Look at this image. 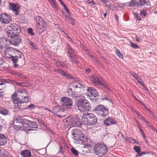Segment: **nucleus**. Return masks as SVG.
I'll use <instances>...</instances> for the list:
<instances>
[{
  "instance_id": "1",
  "label": "nucleus",
  "mask_w": 157,
  "mask_h": 157,
  "mask_svg": "<svg viewBox=\"0 0 157 157\" xmlns=\"http://www.w3.org/2000/svg\"><path fill=\"white\" fill-rule=\"evenodd\" d=\"M97 118L94 114L91 113L84 114L82 117V120L86 125L89 126L95 124L97 121Z\"/></svg>"
},
{
  "instance_id": "2",
  "label": "nucleus",
  "mask_w": 157,
  "mask_h": 157,
  "mask_svg": "<svg viewBox=\"0 0 157 157\" xmlns=\"http://www.w3.org/2000/svg\"><path fill=\"white\" fill-rule=\"evenodd\" d=\"M81 88L78 87L76 83H73L70 84L67 91L69 94L75 98H79L81 96Z\"/></svg>"
},
{
  "instance_id": "3",
  "label": "nucleus",
  "mask_w": 157,
  "mask_h": 157,
  "mask_svg": "<svg viewBox=\"0 0 157 157\" xmlns=\"http://www.w3.org/2000/svg\"><path fill=\"white\" fill-rule=\"evenodd\" d=\"M77 105L79 110L82 112L89 111L90 107L88 101L83 99L79 100L77 102Z\"/></svg>"
},
{
  "instance_id": "4",
  "label": "nucleus",
  "mask_w": 157,
  "mask_h": 157,
  "mask_svg": "<svg viewBox=\"0 0 157 157\" xmlns=\"http://www.w3.org/2000/svg\"><path fill=\"white\" fill-rule=\"evenodd\" d=\"M94 149L97 155L101 156L105 155L108 151L106 146L102 143H98L95 145Z\"/></svg>"
},
{
  "instance_id": "5",
  "label": "nucleus",
  "mask_w": 157,
  "mask_h": 157,
  "mask_svg": "<svg viewBox=\"0 0 157 157\" xmlns=\"http://www.w3.org/2000/svg\"><path fill=\"white\" fill-rule=\"evenodd\" d=\"M93 111L97 115L103 117L105 116L108 113V109L101 105H98L96 107Z\"/></svg>"
},
{
  "instance_id": "6",
  "label": "nucleus",
  "mask_w": 157,
  "mask_h": 157,
  "mask_svg": "<svg viewBox=\"0 0 157 157\" xmlns=\"http://www.w3.org/2000/svg\"><path fill=\"white\" fill-rule=\"evenodd\" d=\"M64 109L60 106H56L52 108V113L58 116L59 117H64L66 116L64 113Z\"/></svg>"
},
{
  "instance_id": "7",
  "label": "nucleus",
  "mask_w": 157,
  "mask_h": 157,
  "mask_svg": "<svg viewBox=\"0 0 157 157\" xmlns=\"http://www.w3.org/2000/svg\"><path fill=\"white\" fill-rule=\"evenodd\" d=\"M71 135L74 140L77 141L83 140L84 136L82 132L80 130L74 129L71 131Z\"/></svg>"
},
{
  "instance_id": "8",
  "label": "nucleus",
  "mask_w": 157,
  "mask_h": 157,
  "mask_svg": "<svg viewBox=\"0 0 157 157\" xmlns=\"http://www.w3.org/2000/svg\"><path fill=\"white\" fill-rule=\"evenodd\" d=\"M66 121L67 124L69 125H71L74 126L80 127L81 125V122L78 117H76L75 118L70 117H67Z\"/></svg>"
},
{
  "instance_id": "9",
  "label": "nucleus",
  "mask_w": 157,
  "mask_h": 157,
  "mask_svg": "<svg viewBox=\"0 0 157 157\" xmlns=\"http://www.w3.org/2000/svg\"><path fill=\"white\" fill-rule=\"evenodd\" d=\"M19 99H20L23 102H28L29 101L28 92L24 89L18 90Z\"/></svg>"
},
{
  "instance_id": "10",
  "label": "nucleus",
  "mask_w": 157,
  "mask_h": 157,
  "mask_svg": "<svg viewBox=\"0 0 157 157\" xmlns=\"http://www.w3.org/2000/svg\"><path fill=\"white\" fill-rule=\"evenodd\" d=\"M61 104L65 108H69L72 105L71 100L67 97H63L60 101Z\"/></svg>"
},
{
  "instance_id": "11",
  "label": "nucleus",
  "mask_w": 157,
  "mask_h": 157,
  "mask_svg": "<svg viewBox=\"0 0 157 157\" xmlns=\"http://www.w3.org/2000/svg\"><path fill=\"white\" fill-rule=\"evenodd\" d=\"M11 40L6 37L0 38V47L2 49L8 47L10 44Z\"/></svg>"
},
{
  "instance_id": "12",
  "label": "nucleus",
  "mask_w": 157,
  "mask_h": 157,
  "mask_svg": "<svg viewBox=\"0 0 157 157\" xmlns=\"http://www.w3.org/2000/svg\"><path fill=\"white\" fill-rule=\"evenodd\" d=\"M47 27V24L45 22H38L36 25V30L40 34L45 31Z\"/></svg>"
},
{
  "instance_id": "13",
  "label": "nucleus",
  "mask_w": 157,
  "mask_h": 157,
  "mask_svg": "<svg viewBox=\"0 0 157 157\" xmlns=\"http://www.w3.org/2000/svg\"><path fill=\"white\" fill-rule=\"evenodd\" d=\"M148 1L146 0H132L130 3L129 6H142L147 4Z\"/></svg>"
},
{
  "instance_id": "14",
  "label": "nucleus",
  "mask_w": 157,
  "mask_h": 157,
  "mask_svg": "<svg viewBox=\"0 0 157 157\" xmlns=\"http://www.w3.org/2000/svg\"><path fill=\"white\" fill-rule=\"evenodd\" d=\"M11 20V17L6 13L2 14L0 17V21L4 24H8Z\"/></svg>"
},
{
  "instance_id": "15",
  "label": "nucleus",
  "mask_w": 157,
  "mask_h": 157,
  "mask_svg": "<svg viewBox=\"0 0 157 157\" xmlns=\"http://www.w3.org/2000/svg\"><path fill=\"white\" fill-rule=\"evenodd\" d=\"M11 40L10 44H13V45L17 46L19 45L21 43V39L20 36L18 35H17L13 37Z\"/></svg>"
},
{
  "instance_id": "16",
  "label": "nucleus",
  "mask_w": 157,
  "mask_h": 157,
  "mask_svg": "<svg viewBox=\"0 0 157 157\" xmlns=\"http://www.w3.org/2000/svg\"><path fill=\"white\" fill-rule=\"evenodd\" d=\"M87 91L88 92L87 94L89 96L96 97L99 96L98 93L95 89L92 87L88 88Z\"/></svg>"
},
{
  "instance_id": "17",
  "label": "nucleus",
  "mask_w": 157,
  "mask_h": 157,
  "mask_svg": "<svg viewBox=\"0 0 157 157\" xmlns=\"http://www.w3.org/2000/svg\"><path fill=\"white\" fill-rule=\"evenodd\" d=\"M11 48L13 50H15L16 51H17V53L18 55V56H11V60L13 63H15L17 62L19 58L21 57L22 53L18 50L15 49L14 48Z\"/></svg>"
},
{
  "instance_id": "18",
  "label": "nucleus",
  "mask_w": 157,
  "mask_h": 157,
  "mask_svg": "<svg viewBox=\"0 0 157 157\" xmlns=\"http://www.w3.org/2000/svg\"><path fill=\"white\" fill-rule=\"evenodd\" d=\"M10 30H12L16 34L20 33L21 29L19 26L16 24H12L10 26Z\"/></svg>"
},
{
  "instance_id": "19",
  "label": "nucleus",
  "mask_w": 157,
  "mask_h": 157,
  "mask_svg": "<svg viewBox=\"0 0 157 157\" xmlns=\"http://www.w3.org/2000/svg\"><path fill=\"white\" fill-rule=\"evenodd\" d=\"M90 80L94 83L96 84H98L104 88H106V86L105 85L104 83H102L97 77L92 76L90 78Z\"/></svg>"
},
{
  "instance_id": "20",
  "label": "nucleus",
  "mask_w": 157,
  "mask_h": 157,
  "mask_svg": "<svg viewBox=\"0 0 157 157\" xmlns=\"http://www.w3.org/2000/svg\"><path fill=\"white\" fill-rule=\"evenodd\" d=\"M25 117H17L13 121V124H19L22 126Z\"/></svg>"
},
{
  "instance_id": "21",
  "label": "nucleus",
  "mask_w": 157,
  "mask_h": 157,
  "mask_svg": "<svg viewBox=\"0 0 157 157\" xmlns=\"http://www.w3.org/2000/svg\"><path fill=\"white\" fill-rule=\"evenodd\" d=\"M104 123L106 126H109L116 123V121L112 117L106 119L104 121Z\"/></svg>"
},
{
  "instance_id": "22",
  "label": "nucleus",
  "mask_w": 157,
  "mask_h": 157,
  "mask_svg": "<svg viewBox=\"0 0 157 157\" xmlns=\"http://www.w3.org/2000/svg\"><path fill=\"white\" fill-rule=\"evenodd\" d=\"M7 82H8L5 79L0 81V97H2L4 94L3 91V88L5 87L4 83Z\"/></svg>"
},
{
  "instance_id": "23",
  "label": "nucleus",
  "mask_w": 157,
  "mask_h": 157,
  "mask_svg": "<svg viewBox=\"0 0 157 157\" xmlns=\"http://www.w3.org/2000/svg\"><path fill=\"white\" fill-rule=\"evenodd\" d=\"M10 10L15 12V14H18L19 10V6L18 5H16L13 3H10Z\"/></svg>"
},
{
  "instance_id": "24",
  "label": "nucleus",
  "mask_w": 157,
  "mask_h": 157,
  "mask_svg": "<svg viewBox=\"0 0 157 157\" xmlns=\"http://www.w3.org/2000/svg\"><path fill=\"white\" fill-rule=\"evenodd\" d=\"M66 48L67 50V52L70 57H73L74 56H75L74 53V50L71 47L70 45L67 44H66Z\"/></svg>"
},
{
  "instance_id": "25",
  "label": "nucleus",
  "mask_w": 157,
  "mask_h": 157,
  "mask_svg": "<svg viewBox=\"0 0 157 157\" xmlns=\"http://www.w3.org/2000/svg\"><path fill=\"white\" fill-rule=\"evenodd\" d=\"M129 73L137 81L138 83L141 85L144 82L142 79L140 78L139 75L134 72H129Z\"/></svg>"
},
{
  "instance_id": "26",
  "label": "nucleus",
  "mask_w": 157,
  "mask_h": 157,
  "mask_svg": "<svg viewBox=\"0 0 157 157\" xmlns=\"http://www.w3.org/2000/svg\"><path fill=\"white\" fill-rule=\"evenodd\" d=\"M9 29H10V27L8 26L7 29L6 33L9 37L12 38L17 35L12 30H10Z\"/></svg>"
},
{
  "instance_id": "27",
  "label": "nucleus",
  "mask_w": 157,
  "mask_h": 157,
  "mask_svg": "<svg viewBox=\"0 0 157 157\" xmlns=\"http://www.w3.org/2000/svg\"><path fill=\"white\" fill-rule=\"evenodd\" d=\"M21 155L22 157H30L31 155L30 151L28 150H25L21 151Z\"/></svg>"
},
{
  "instance_id": "28",
  "label": "nucleus",
  "mask_w": 157,
  "mask_h": 157,
  "mask_svg": "<svg viewBox=\"0 0 157 157\" xmlns=\"http://www.w3.org/2000/svg\"><path fill=\"white\" fill-rule=\"evenodd\" d=\"M7 142V139L3 134H0V146L5 144Z\"/></svg>"
},
{
  "instance_id": "29",
  "label": "nucleus",
  "mask_w": 157,
  "mask_h": 157,
  "mask_svg": "<svg viewBox=\"0 0 157 157\" xmlns=\"http://www.w3.org/2000/svg\"><path fill=\"white\" fill-rule=\"evenodd\" d=\"M25 117L24 120L22 125V127L30 128L31 121L28 120Z\"/></svg>"
},
{
  "instance_id": "30",
  "label": "nucleus",
  "mask_w": 157,
  "mask_h": 157,
  "mask_svg": "<svg viewBox=\"0 0 157 157\" xmlns=\"http://www.w3.org/2000/svg\"><path fill=\"white\" fill-rule=\"evenodd\" d=\"M15 102L14 103V107L16 108H19L22 105V103L24 102H23L21 100L20 101L18 100L17 101H15Z\"/></svg>"
},
{
  "instance_id": "31",
  "label": "nucleus",
  "mask_w": 157,
  "mask_h": 157,
  "mask_svg": "<svg viewBox=\"0 0 157 157\" xmlns=\"http://www.w3.org/2000/svg\"><path fill=\"white\" fill-rule=\"evenodd\" d=\"M125 141H127L129 143L131 142V141L132 140L133 142H132V143H135L136 144H139V142L138 141H136L135 139H133L132 138H129L128 137H126L124 139Z\"/></svg>"
},
{
  "instance_id": "32",
  "label": "nucleus",
  "mask_w": 157,
  "mask_h": 157,
  "mask_svg": "<svg viewBox=\"0 0 157 157\" xmlns=\"http://www.w3.org/2000/svg\"><path fill=\"white\" fill-rule=\"evenodd\" d=\"M115 52L116 55L120 58L123 59V55L121 54L119 50L117 49L115 50Z\"/></svg>"
},
{
  "instance_id": "33",
  "label": "nucleus",
  "mask_w": 157,
  "mask_h": 157,
  "mask_svg": "<svg viewBox=\"0 0 157 157\" xmlns=\"http://www.w3.org/2000/svg\"><path fill=\"white\" fill-rule=\"evenodd\" d=\"M0 113L4 115H6L8 114V111L3 108H0Z\"/></svg>"
},
{
  "instance_id": "34",
  "label": "nucleus",
  "mask_w": 157,
  "mask_h": 157,
  "mask_svg": "<svg viewBox=\"0 0 157 157\" xmlns=\"http://www.w3.org/2000/svg\"><path fill=\"white\" fill-rule=\"evenodd\" d=\"M53 8L56 9L57 7L54 0H48Z\"/></svg>"
},
{
  "instance_id": "35",
  "label": "nucleus",
  "mask_w": 157,
  "mask_h": 157,
  "mask_svg": "<svg viewBox=\"0 0 157 157\" xmlns=\"http://www.w3.org/2000/svg\"><path fill=\"white\" fill-rule=\"evenodd\" d=\"M17 94L16 93H14V94L12 96V98L13 101L14 103L15 102V101H17L19 100V98L18 99L17 98Z\"/></svg>"
},
{
  "instance_id": "36",
  "label": "nucleus",
  "mask_w": 157,
  "mask_h": 157,
  "mask_svg": "<svg viewBox=\"0 0 157 157\" xmlns=\"http://www.w3.org/2000/svg\"><path fill=\"white\" fill-rule=\"evenodd\" d=\"M30 123V128H37V124L36 122L31 121V123Z\"/></svg>"
},
{
  "instance_id": "37",
  "label": "nucleus",
  "mask_w": 157,
  "mask_h": 157,
  "mask_svg": "<svg viewBox=\"0 0 157 157\" xmlns=\"http://www.w3.org/2000/svg\"><path fill=\"white\" fill-rule=\"evenodd\" d=\"M71 151L73 154L76 156H78V151L74 148H72Z\"/></svg>"
},
{
  "instance_id": "38",
  "label": "nucleus",
  "mask_w": 157,
  "mask_h": 157,
  "mask_svg": "<svg viewBox=\"0 0 157 157\" xmlns=\"http://www.w3.org/2000/svg\"><path fill=\"white\" fill-rule=\"evenodd\" d=\"M13 124V128L16 130H19V129L21 128L22 127V126L19 124L18 125V124Z\"/></svg>"
},
{
  "instance_id": "39",
  "label": "nucleus",
  "mask_w": 157,
  "mask_h": 157,
  "mask_svg": "<svg viewBox=\"0 0 157 157\" xmlns=\"http://www.w3.org/2000/svg\"><path fill=\"white\" fill-rule=\"evenodd\" d=\"M75 56H74L73 57H70L71 58V60L73 63H77L78 61L75 58Z\"/></svg>"
},
{
  "instance_id": "40",
  "label": "nucleus",
  "mask_w": 157,
  "mask_h": 157,
  "mask_svg": "<svg viewBox=\"0 0 157 157\" xmlns=\"http://www.w3.org/2000/svg\"><path fill=\"white\" fill-rule=\"evenodd\" d=\"M57 65L61 67H63L64 66L67 65V63L62 61H59L57 63Z\"/></svg>"
},
{
  "instance_id": "41",
  "label": "nucleus",
  "mask_w": 157,
  "mask_h": 157,
  "mask_svg": "<svg viewBox=\"0 0 157 157\" xmlns=\"http://www.w3.org/2000/svg\"><path fill=\"white\" fill-rule=\"evenodd\" d=\"M36 21L38 22H44V21H43V20L42 17L39 16H37L36 17Z\"/></svg>"
},
{
  "instance_id": "42",
  "label": "nucleus",
  "mask_w": 157,
  "mask_h": 157,
  "mask_svg": "<svg viewBox=\"0 0 157 157\" xmlns=\"http://www.w3.org/2000/svg\"><path fill=\"white\" fill-rule=\"evenodd\" d=\"M56 71L59 74L63 76H64L65 73L64 71L61 70L57 69L56 70Z\"/></svg>"
},
{
  "instance_id": "43",
  "label": "nucleus",
  "mask_w": 157,
  "mask_h": 157,
  "mask_svg": "<svg viewBox=\"0 0 157 157\" xmlns=\"http://www.w3.org/2000/svg\"><path fill=\"white\" fill-rule=\"evenodd\" d=\"M16 84L18 86H21L22 87H26V85L25 84V82H21L18 83L17 82Z\"/></svg>"
},
{
  "instance_id": "44",
  "label": "nucleus",
  "mask_w": 157,
  "mask_h": 157,
  "mask_svg": "<svg viewBox=\"0 0 157 157\" xmlns=\"http://www.w3.org/2000/svg\"><path fill=\"white\" fill-rule=\"evenodd\" d=\"M134 149L135 151L138 153L140 152L141 150L139 146H135Z\"/></svg>"
},
{
  "instance_id": "45",
  "label": "nucleus",
  "mask_w": 157,
  "mask_h": 157,
  "mask_svg": "<svg viewBox=\"0 0 157 157\" xmlns=\"http://www.w3.org/2000/svg\"><path fill=\"white\" fill-rule=\"evenodd\" d=\"M131 47L134 49H137L139 48V46L136 44L131 42Z\"/></svg>"
},
{
  "instance_id": "46",
  "label": "nucleus",
  "mask_w": 157,
  "mask_h": 157,
  "mask_svg": "<svg viewBox=\"0 0 157 157\" xmlns=\"http://www.w3.org/2000/svg\"><path fill=\"white\" fill-rule=\"evenodd\" d=\"M10 154L8 152H5L3 155V157H10Z\"/></svg>"
},
{
  "instance_id": "47",
  "label": "nucleus",
  "mask_w": 157,
  "mask_h": 157,
  "mask_svg": "<svg viewBox=\"0 0 157 157\" xmlns=\"http://www.w3.org/2000/svg\"><path fill=\"white\" fill-rule=\"evenodd\" d=\"M35 106L33 104H31L29 105H28L27 107V109H32L35 108Z\"/></svg>"
},
{
  "instance_id": "48",
  "label": "nucleus",
  "mask_w": 157,
  "mask_h": 157,
  "mask_svg": "<svg viewBox=\"0 0 157 157\" xmlns=\"http://www.w3.org/2000/svg\"><path fill=\"white\" fill-rule=\"evenodd\" d=\"M28 33L32 35H34V33L33 32V29L32 28H29L28 29Z\"/></svg>"
},
{
  "instance_id": "49",
  "label": "nucleus",
  "mask_w": 157,
  "mask_h": 157,
  "mask_svg": "<svg viewBox=\"0 0 157 157\" xmlns=\"http://www.w3.org/2000/svg\"><path fill=\"white\" fill-rule=\"evenodd\" d=\"M136 40L137 42H140L142 41V39L141 37H138L137 36H136Z\"/></svg>"
},
{
  "instance_id": "50",
  "label": "nucleus",
  "mask_w": 157,
  "mask_h": 157,
  "mask_svg": "<svg viewBox=\"0 0 157 157\" xmlns=\"http://www.w3.org/2000/svg\"><path fill=\"white\" fill-rule=\"evenodd\" d=\"M146 12L145 11H141L140 13V15L141 16L143 17H145L146 16Z\"/></svg>"
},
{
  "instance_id": "51",
  "label": "nucleus",
  "mask_w": 157,
  "mask_h": 157,
  "mask_svg": "<svg viewBox=\"0 0 157 157\" xmlns=\"http://www.w3.org/2000/svg\"><path fill=\"white\" fill-rule=\"evenodd\" d=\"M90 58H91V60L94 62H95V63H96V62H97V59L94 58V57L93 56H91V57Z\"/></svg>"
},
{
  "instance_id": "52",
  "label": "nucleus",
  "mask_w": 157,
  "mask_h": 157,
  "mask_svg": "<svg viewBox=\"0 0 157 157\" xmlns=\"http://www.w3.org/2000/svg\"><path fill=\"white\" fill-rule=\"evenodd\" d=\"M116 9L117 7L113 5H112L111 6L110 8V9L111 10H116Z\"/></svg>"
},
{
  "instance_id": "53",
  "label": "nucleus",
  "mask_w": 157,
  "mask_h": 157,
  "mask_svg": "<svg viewBox=\"0 0 157 157\" xmlns=\"http://www.w3.org/2000/svg\"><path fill=\"white\" fill-rule=\"evenodd\" d=\"M63 76L67 78H69V79L71 78L72 77L69 75L67 73H65V74Z\"/></svg>"
},
{
  "instance_id": "54",
  "label": "nucleus",
  "mask_w": 157,
  "mask_h": 157,
  "mask_svg": "<svg viewBox=\"0 0 157 157\" xmlns=\"http://www.w3.org/2000/svg\"><path fill=\"white\" fill-rule=\"evenodd\" d=\"M147 153L145 151H143L141 153H138L137 155L140 157L143 155H144L146 154Z\"/></svg>"
},
{
  "instance_id": "55",
  "label": "nucleus",
  "mask_w": 157,
  "mask_h": 157,
  "mask_svg": "<svg viewBox=\"0 0 157 157\" xmlns=\"http://www.w3.org/2000/svg\"><path fill=\"white\" fill-rule=\"evenodd\" d=\"M148 126L151 129L153 130V131H155L156 132H157V130L154 128L152 126L149 124Z\"/></svg>"
},
{
  "instance_id": "56",
  "label": "nucleus",
  "mask_w": 157,
  "mask_h": 157,
  "mask_svg": "<svg viewBox=\"0 0 157 157\" xmlns=\"http://www.w3.org/2000/svg\"><path fill=\"white\" fill-rule=\"evenodd\" d=\"M29 44L33 48H35V46L34 45V43L33 42L30 41Z\"/></svg>"
},
{
  "instance_id": "57",
  "label": "nucleus",
  "mask_w": 157,
  "mask_h": 157,
  "mask_svg": "<svg viewBox=\"0 0 157 157\" xmlns=\"http://www.w3.org/2000/svg\"><path fill=\"white\" fill-rule=\"evenodd\" d=\"M140 133H141V134H142V136H143V137L144 138V140H146V138H145V135H144V132H143V131H141V132Z\"/></svg>"
},
{
  "instance_id": "58",
  "label": "nucleus",
  "mask_w": 157,
  "mask_h": 157,
  "mask_svg": "<svg viewBox=\"0 0 157 157\" xmlns=\"http://www.w3.org/2000/svg\"><path fill=\"white\" fill-rule=\"evenodd\" d=\"M86 2L88 3H92L93 5H94L95 4L94 2L93 1H92L91 2H90L89 0H87Z\"/></svg>"
},
{
  "instance_id": "59",
  "label": "nucleus",
  "mask_w": 157,
  "mask_h": 157,
  "mask_svg": "<svg viewBox=\"0 0 157 157\" xmlns=\"http://www.w3.org/2000/svg\"><path fill=\"white\" fill-rule=\"evenodd\" d=\"M100 2L102 3H104L105 4H106V3L107 2V1L105 0H99Z\"/></svg>"
},
{
  "instance_id": "60",
  "label": "nucleus",
  "mask_w": 157,
  "mask_h": 157,
  "mask_svg": "<svg viewBox=\"0 0 157 157\" xmlns=\"http://www.w3.org/2000/svg\"><path fill=\"white\" fill-rule=\"evenodd\" d=\"M132 96L135 99L136 101H139V102H140V101L136 98L135 97V95L133 94V93H132Z\"/></svg>"
},
{
  "instance_id": "61",
  "label": "nucleus",
  "mask_w": 157,
  "mask_h": 157,
  "mask_svg": "<svg viewBox=\"0 0 157 157\" xmlns=\"http://www.w3.org/2000/svg\"><path fill=\"white\" fill-rule=\"evenodd\" d=\"M139 118L141 120L143 121H145L144 118L141 115L139 116Z\"/></svg>"
},
{
  "instance_id": "62",
  "label": "nucleus",
  "mask_w": 157,
  "mask_h": 157,
  "mask_svg": "<svg viewBox=\"0 0 157 157\" xmlns=\"http://www.w3.org/2000/svg\"><path fill=\"white\" fill-rule=\"evenodd\" d=\"M3 62V60L0 57V65L2 64Z\"/></svg>"
},
{
  "instance_id": "63",
  "label": "nucleus",
  "mask_w": 157,
  "mask_h": 157,
  "mask_svg": "<svg viewBox=\"0 0 157 157\" xmlns=\"http://www.w3.org/2000/svg\"><path fill=\"white\" fill-rule=\"evenodd\" d=\"M119 134L121 135L122 137L124 139L126 137H124V136L123 135V134L120 132H119Z\"/></svg>"
},
{
  "instance_id": "64",
  "label": "nucleus",
  "mask_w": 157,
  "mask_h": 157,
  "mask_svg": "<svg viewBox=\"0 0 157 157\" xmlns=\"http://www.w3.org/2000/svg\"><path fill=\"white\" fill-rule=\"evenodd\" d=\"M135 17L138 20H140L141 19L139 18L137 15H135Z\"/></svg>"
}]
</instances>
